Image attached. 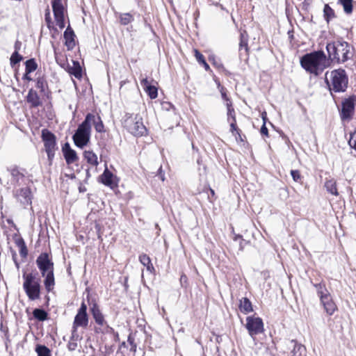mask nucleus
I'll list each match as a JSON object with an SVG mask.
<instances>
[{
	"mask_svg": "<svg viewBox=\"0 0 356 356\" xmlns=\"http://www.w3.org/2000/svg\"><path fill=\"white\" fill-rule=\"evenodd\" d=\"M300 63L306 71L317 76L330 65V60L323 51H318L302 56Z\"/></svg>",
	"mask_w": 356,
	"mask_h": 356,
	"instance_id": "nucleus-1",
	"label": "nucleus"
},
{
	"mask_svg": "<svg viewBox=\"0 0 356 356\" xmlns=\"http://www.w3.org/2000/svg\"><path fill=\"white\" fill-rule=\"evenodd\" d=\"M325 82L330 91L344 92L348 86V76L344 70H334L325 73Z\"/></svg>",
	"mask_w": 356,
	"mask_h": 356,
	"instance_id": "nucleus-2",
	"label": "nucleus"
},
{
	"mask_svg": "<svg viewBox=\"0 0 356 356\" xmlns=\"http://www.w3.org/2000/svg\"><path fill=\"white\" fill-rule=\"evenodd\" d=\"M329 56H333L338 62L344 63L350 59L353 55L352 47L346 42H337L329 43L326 46Z\"/></svg>",
	"mask_w": 356,
	"mask_h": 356,
	"instance_id": "nucleus-3",
	"label": "nucleus"
},
{
	"mask_svg": "<svg viewBox=\"0 0 356 356\" xmlns=\"http://www.w3.org/2000/svg\"><path fill=\"white\" fill-rule=\"evenodd\" d=\"M23 289L30 300H38L40 298V280L33 273H23Z\"/></svg>",
	"mask_w": 356,
	"mask_h": 356,
	"instance_id": "nucleus-4",
	"label": "nucleus"
},
{
	"mask_svg": "<svg viewBox=\"0 0 356 356\" xmlns=\"http://www.w3.org/2000/svg\"><path fill=\"white\" fill-rule=\"evenodd\" d=\"M91 118L86 115L85 120L79 126L72 137L74 144L80 148L86 146L90 140L91 128L89 126V120Z\"/></svg>",
	"mask_w": 356,
	"mask_h": 356,
	"instance_id": "nucleus-5",
	"label": "nucleus"
},
{
	"mask_svg": "<svg viewBox=\"0 0 356 356\" xmlns=\"http://www.w3.org/2000/svg\"><path fill=\"white\" fill-rule=\"evenodd\" d=\"M123 125L129 133L136 136H143L146 131L142 118L138 115H126Z\"/></svg>",
	"mask_w": 356,
	"mask_h": 356,
	"instance_id": "nucleus-6",
	"label": "nucleus"
},
{
	"mask_svg": "<svg viewBox=\"0 0 356 356\" xmlns=\"http://www.w3.org/2000/svg\"><path fill=\"white\" fill-rule=\"evenodd\" d=\"M92 316L97 325L96 327L97 332L110 333L113 331V328L110 327L105 320L104 316L101 312L99 306L94 303L90 309Z\"/></svg>",
	"mask_w": 356,
	"mask_h": 356,
	"instance_id": "nucleus-7",
	"label": "nucleus"
},
{
	"mask_svg": "<svg viewBox=\"0 0 356 356\" xmlns=\"http://www.w3.org/2000/svg\"><path fill=\"white\" fill-rule=\"evenodd\" d=\"M42 138L44 142L45 151L47 154L48 159L51 160L54 156L56 149V138L54 134L47 129L42 131Z\"/></svg>",
	"mask_w": 356,
	"mask_h": 356,
	"instance_id": "nucleus-8",
	"label": "nucleus"
},
{
	"mask_svg": "<svg viewBox=\"0 0 356 356\" xmlns=\"http://www.w3.org/2000/svg\"><path fill=\"white\" fill-rule=\"evenodd\" d=\"M245 327L249 334L253 338L254 336L263 332L264 323L261 318L255 316H248L246 318Z\"/></svg>",
	"mask_w": 356,
	"mask_h": 356,
	"instance_id": "nucleus-9",
	"label": "nucleus"
},
{
	"mask_svg": "<svg viewBox=\"0 0 356 356\" xmlns=\"http://www.w3.org/2000/svg\"><path fill=\"white\" fill-rule=\"evenodd\" d=\"M88 316L87 314V306L84 302L81 305L80 308L78 309L77 314L74 317L73 322V332H74L77 327H86L88 324Z\"/></svg>",
	"mask_w": 356,
	"mask_h": 356,
	"instance_id": "nucleus-10",
	"label": "nucleus"
},
{
	"mask_svg": "<svg viewBox=\"0 0 356 356\" xmlns=\"http://www.w3.org/2000/svg\"><path fill=\"white\" fill-rule=\"evenodd\" d=\"M36 264L42 276H44L46 273L54 271V263L47 253H42L37 258Z\"/></svg>",
	"mask_w": 356,
	"mask_h": 356,
	"instance_id": "nucleus-11",
	"label": "nucleus"
},
{
	"mask_svg": "<svg viewBox=\"0 0 356 356\" xmlns=\"http://www.w3.org/2000/svg\"><path fill=\"white\" fill-rule=\"evenodd\" d=\"M52 9L56 25L63 29L65 27L64 22V6L62 0H53Z\"/></svg>",
	"mask_w": 356,
	"mask_h": 356,
	"instance_id": "nucleus-12",
	"label": "nucleus"
},
{
	"mask_svg": "<svg viewBox=\"0 0 356 356\" xmlns=\"http://www.w3.org/2000/svg\"><path fill=\"white\" fill-rule=\"evenodd\" d=\"M355 111V99L350 97L346 99L342 102V108L341 111V118L343 120H350Z\"/></svg>",
	"mask_w": 356,
	"mask_h": 356,
	"instance_id": "nucleus-13",
	"label": "nucleus"
},
{
	"mask_svg": "<svg viewBox=\"0 0 356 356\" xmlns=\"http://www.w3.org/2000/svg\"><path fill=\"white\" fill-rule=\"evenodd\" d=\"M14 195L23 204H31V191L29 187L15 190Z\"/></svg>",
	"mask_w": 356,
	"mask_h": 356,
	"instance_id": "nucleus-14",
	"label": "nucleus"
},
{
	"mask_svg": "<svg viewBox=\"0 0 356 356\" xmlns=\"http://www.w3.org/2000/svg\"><path fill=\"white\" fill-rule=\"evenodd\" d=\"M62 150L66 163L68 165L74 163V162L78 161L79 158L76 152L70 147V144L68 143H66L64 145V146L62 148Z\"/></svg>",
	"mask_w": 356,
	"mask_h": 356,
	"instance_id": "nucleus-15",
	"label": "nucleus"
},
{
	"mask_svg": "<svg viewBox=\"0 0 356 356\" xmlns=\"http://www.w3.org/2000/svg\"><path fill=\"white\" fill-rule=\"evenodd\" d=\"M288 346L289 348H292L291 351V356H305L306 349L304 346L298 343L295 340H291L289 341Z\"/></svg>",
	"mask_w": 356,
	"mask_h": 356,
	"instance_id": "nucleus-16",
	"label": "nucleus"
},
{
	"mask_svg": "<svg viewBox=\"0 0 356 356\" xmlns=\"http://www.w3.org/2000/svg\"><path fill=\"white\" fill-rule=\"evenodd\" d=\"M141 86L143 87L144 90L147 93L151 99H156L158 95L157 88L150 84L147 78H143L141 80Z\"/></svg>",
	"mask_w": 356,
	"mask_h": 356,
	"instance_id": "nucleus-17",
	"label": "nucleus"
},
{
	"mask_svg": "<svg viewBox=\"0 0 356 356\" xmlns=\"http://www.w3.org/2000/svg\"><path fill=\"white\" fill-rule=\"evenodd\" d=\"M320 301L325 312L327 313V314L330 316L332 315L334 313V312L337 309V307L334 302L333 301L331 295Z\"/></svg>",
	"mask_w": 356,
	"mask_h": 356,
	"instance_id": "nucleus-18",
	"label": "nucleus"
},
{
	"mask_svg": "<svg viewBox=\"0 0 356 356\" xmlns=\"http://www.w3.org/2000/svg\"><path fill=\"white\" fill-rule=\"evenodd\" d=\"M75 34L73 30L68 26L64 32L65 44L68 50L72 49L75 47Z\"/></svg>",
	"mask_w": 356,
	"mask_h": 356,
	"instance_id": "nucleus-19",
	"label": "nucleus"
},
{
	"mask_svg": "<svg viewBox=\"0 0 356 356\" xmlns=\"http://www.w3.org/2000/svg\"><path fill=\"white\" fill-rule=\"evenodd\" d=\"M87 115H90L92 118L89 120V126L91 128L92 124L97 132L102 133L104 132V126L103 122L99 116H96L93 114L88 113Z\"/></svg>",
	"mask_w": 356,
	"mask_h": 356,
	"instance_id": "nucleus-20",
	"label": "nucleus"
},
{
	"mask_svg": "<svg viewBox=\"0 0 356 356\" xmlns=\"http://www.w3.org/2000/svg\"><path fill=\"white\" fill-rule=\"evenodd\" d=\"M313 285L316 290L320 300L325 299L331 295L327 289L326 288L325 284L324 282L314 284Z\"/></svg>",
	"mask_w": 356,
	"mask_h": 356,
	"instance_id": "nucleus-21",
	"label": "nucleus"
},
{
	"mask_svg": "<svg viewBox=\"0 0 356 356\" xmlns=\"http://www.w3.org/2000/svg\"><path fill=\"white\" fill-rule=\"evenodd\" d=\"M102 182L111 188L115 186L114 176L107 168L104 170L101 176Z\"/></svg>",
	"mask_w": 356,
	"mask_h": 356,
	"instance_id": "nucleus-22",
	"label": "nucleus"
},
{
	"mask_svg": "<svg viewBox=\"0 0 356 356\" xmlns=\"http://www.w3.org/2000/svg\"><path fill=\"white\" fill-rule=\"evenodd\" d=\"M68 72L76 79L82 77V70L78 61L72 60V65L69 66Z\"/></svg>",
	"mask_w": 356,
	"mask_h": 356,
	"instance_id": "nucleus-23",
	"label": "nucleus"
},
{
	"mask_svg": "<svg viewBox=\"0 0 356 356\" xmlns=\"http://www.w3.org/2000/svg\"><path fill=\"white\" fill-rule=\"evenodd\" d=\"M26 99L33 107H37L41 104L38 95L33 89L29 91Z\"/></svg>",
	"mask_w": 356,
	"mask_h": 356,
	"instance_id": "nucleus-24",
	"label": "nucleus"
},
{
	"mask_svg": "<svg viewBox=\"0 0 356 356\" xmlns=\"http://www.w3.org/2000/svg\"><path fill=\"white\" fill-rule=\"evenodd\" d=\"M44 277V284L45 289L48 292H50L54 289L55 285L54 271L49 273H46V275Z\"/></svg>",
	"mask_w": 356,
	"mask_h": 356,
	"instance_id": "nucleus-25",
	"label": "nucleus"
},
{
	"mask_svg": "<svg viewBox=\"0 0 356 356\" xmlns=\"http://www.w3.org/2000/svg\"><path fill=\"white\" fill-rule=\"evenodd\" d=\"M239 309L244 314H248L253 311L251 302L247 298H242L239 301Z\"/></svg>",
	"mask_w": 356,
	"mask_h": 356,
	"instance_id": "nucleus-26",
	"label": "nucleus"
},
{
	"mask_svg": "<svg viewBox=\"0 0 356 356\" xmlns=\"http://www.w3.org/2000/svg\"><path fill=\"white\" fill-rule=\"evenodd\" d=\"M84 159L87 161V162L92 165L97 166L99 164L97 156L92 152L90 150H86L83 153Z\"/></svg>",
	"mask_w": 356,
	"mask_h": 356,
	"instance_id": "nucleus-27",
	"label": "nucleus"
},
{
	"mask_svg": "<svg viewBox=\"0 0 356 356\" xmlns=\"http://www.w3.org/2000/svg\"><path fill=\"white\" fill-rule=\"evenodd\" d=\"M139 260L143 266H146L147 270L149 272L152 273L154 270V268L149 256L145 254H143L139 257Z\"/></svg>",
	"mask_w": 356,
	"mask_h": 356,
	"instance_id": "nucleus-28",
	"label": "nucleus"
},
{
	"mask_svg": "<svg viewBox=\"0 0 356 356\" xmlns=\"http://www.w3.org/2000/svg\"><path fill=\"white\" fill-rule=\"evenodd\" d=\"M325 187L326 188L327 191L332 195H338L336 181L334 179L326 180L325 183Z\"/></svg>",
	"mask_w": 356,
	"mask_h": 356,
	"instance_id": "nucleus-29",
	"label": "nucleus"
},
{
	"mask_svg": "<svg viewBox=\"0 0 356 356\" xmlns=\"http://www.w3.org/2000/svg\"><path fill=\"white\" fill-rule=\"evenodd\" d=\"M226 106L227 109V120L228 122H235L236 120V115H235V111L234 108L232 107V102H227L226 103Z\"/></svg>",
	"mask_w": 356,
	"mask_h": 356,
	"instance_id": "nucleus-30",
	"label": "nucleus"
},
{
	"mask_svg": "<svg viewBox=\"0 0 356 356\" xmlns=\"http://www.w3.org/2000/svg\"><path fill=\"white\" fill-rule=\"evenodd\" d=\"M339 2L343 6L344 12L350 15L353 12V0H339Z\"/></svg>",
	"mask_w": 356,
	"mask_h": 356,
	"instance_id": "nucleus-31",
	"label": "nucleus"
},
{
	"mask_svg": "<svg viewBox=\"0 0 356 356\" xmlns=\"http://www.w3.org/2000/svg\"><path fill=\"white\" fill-rule=\"evenodd\" d=\"M248 33L245 31L241 33V40H240V44H239V48L240 50H241L243 48L245 49V51L247 52L248 50Z\"/></svg>",
	"mask_w": 356,
	"mask_h": 356,
	"instance_id": "nucleus-32",
	"label": "nucleus"
},
{
	"mask_svg": "<svg viewBox=\"0 0 356 356\" xmlns=\"http://www.w3.org/2000/svg\"><path fill=\"white\" fill-rule=\"evenodd\" d=\"M33 316L39 321H44L47 318V313L41 309H35L33 312Z\"/></svg>",
	"mask_w": 356,
	"mask_h": 356,
	"instance_id": "nucleus-33",
	"label": "nucleus"
},
{
	"mask_svg": "<svg viewBox=\"0 0 356 356\" xmlns=\"http://www.w3.org/2000/svg\"><path fill=\"white\" fill-rule=\"evenodd\" d=\"M324 17L327 22L334 17V12L328 4H325L323 9Z\"/></svg>",
	"mask_w": 356,
	"mask_h": 356,
	"instance_id": "nucleus-34",
	"label": "nucleus"
},
{
	"mask_svg": "<svg viewBox=\"0 0 356 356\" xmlns=\"http://www.w3.org/2000/svg\"><path fill=\"white\" fill-rule=\"evenodd\" d=\"M37 69V64L33 59H29L26 62V72L30 74Z\"/></svg>",
	"mask_w": 356,
	"mask_h": 356,
	"instance_id": "nucleus-35",
	"label": "nucleus"
},
{
	"mask_svg": "<svg viewBox=\"0 0 356 356\" xmlns=\"http://www.w3.org/2000/svg\"><path fill=\"white\" fill-rule=\"evenodd\" d=\"M22 59L23 57L19 54V52L14 51L10 58L11 66H14L15 65L17 64Z\"/></svg>",
	"mask_w": 356,
	"mask_h": 356,
	"instance_id": "nucleus-36",
	"label": "nucleus"
},
{
	"mask_svg": "<svg viewBox=\"0 0 356 356\" xmlns=\"http://www.w3.org/2000/svg\"><path fill=\"white\" fill-rule=\"evenodd\" d=\"M36 352L38 356H51L49 350L44 346H38Z\"/></svg>",
	"mask_w": 356,
	"mask_h": 356,
	"instance_id": "nucleus-37",
	"label": "nucleus"
},
{
	"mask_svg": "<svg viewBox=\"0 0 356 356\" xmlns=\"http://www.w3.org/2000/svg\"><path fill=\"white\" fill-rule=\"evenodd\" d=\"M132 20L133 17L129 13H124L120 16V22L124 25L129 24Z\"/></svg>",
	"mask_w": 356,
	"mask_h": 356,
	"instance_id": "nucleus-38",
	"label": "nucleus"
},
{
	"mask_svg": "<svg viewBox=\"0 0 356 356\" xmlns=\"http://www.w3.org/2000/svg\"><path fill=\"white\" fill-rule=\"evenodd\" d=\"M11 175L17 182H18L20 179L23 180L24 179V175L20 173L16 168H14L11 170Z\"/></svg>",
	"mask_w": 356,
	"mask_h": 356,
	"instance_id": "nucleus-39",
	"label": "nucleus"
},
{
	"mask_svg": "<svg viewBox=\"0 0 356 356\" xmlns=\"http://www.w3.org/2000/svg\"><path fill=\"white\" fill-rule=\"evenodd\" d=\"M230 131L233 136L236 137V135L240 136V130L238 129L236 125V121L230 122Z\"/></svg>",
	"mask_w": 356,
	"mask_h": 356,
	"instance_id": "nucleus-40",
	"label": "nucleus"
},
{
	"mask_svg": "<svg viewBox=\"0 0 356 356\" xmlns=\"http://www.w3.org/2000/svg\"><path fill=\"white\" fill-rule=\"evenodd\" d=\"M45 21L47 22L48 28L51 29L53 25V22H51V19L50 11L49 9L47 10L46 13H45Z\"/></svg>",
	"mask_w": 356,
	"mask_h": 356,
	"instance_id": "nucleus-41",
	"label": "nucleus"
},
{
	"mask_svg": "<svg viewBox=\"0 0 356 356\" xmlns=\"http://www.w3.org/2000/svg\"><path fill=\"white\" fill-rule=\"evenodd\" d=\"M127 342L131 346L130 350L133 351V352H136V345L134 343V339L131 335H129L128 337Z\"/></svg>",
	"mask_w": 356,
	"mask_h": 356,
	"instance_id": "nucleus-42",
	"label": "nucleus"
},
{
	"mask_svg": "<svg viewBox=\"0 0 356 356\" xmlns=\"http://www.w3.org/2000/svg\"><path fill=\"white\" fill-rule=\"evenodd\" d=\"M348 144L351 148L356 149L355 134H352L350 135V138L348 140Z\"/></svg>",
	"mask_w": 356,
	"mask_h": 356,
	"instance_id": "nucleus-43",
	"label": "nucleus"
},
{
	"mask_svg": "<svg viewBox=\"0 0 356 356\" xmlns=\"http://www.w3.org/2000/svg\"><path fill=\"white\" fill-rule=\"evenodd\" d=\"M194 52H195V56L197 59V60L200 63H202L203 62L205 61L204 60V58L203 56V55L199 52L197 49H195L194 50Z\"/></svg>",
	"mask_w": 356,
	"mask_h": 356,
	"instance_id": "nucleus-44",
	"label": "nucleus"
},
{
	"mask_svg": "<svg viewBox=\"0 0 356 356\" xmlns=\"http://www.w3.org/2000/svg\"><path fill=\"white\" fill-rule=\"evenodd\" d=\"M45 81L42 79H39L37 81L36 87L40 88L41 91H44L45 89Z\"/></svg>",
	"mask_w": 356,
	"mask_h": 356,
	"instance_id": "nucleus-45",
	"label": "nucleus"
},
{
	"mask_svg": "<svg viewBox=\"0 0 356 356\" xmlns=\"http://www.w3.org/2000/svg\"><path fill=\"white\" fill-rule=\"evenodd\" d=\"M291 175L295 181H298L300 179V175L298 170H291Z\"/></svg>",
	"mask_w": 356,
	"mask_h": 356,
	"instance_id": "nucleus-46",
	"label": "nucleus"
},
{
	"mask_svg": "<svg viewBox=\"0 0 356 356\" xmlns=\"http://www.w3.org/2000/svg\"><path fill=\"white\" fill-rule=\"evenodd\" d=\"M19 248V254L22 257H26L28 253L27 248L26 244L22 245Z\"/></svg>",
	"mask_w": 356,
	"mask_h": 356,
	"instance_id": "nucleus-47",
	"label": "nucleus"
},
{
	"mask_svg": "<svg viewBox=\"0 0 356 356\" xmlns=\"http://www.w3.org/2000/svg\"><path fill=\"white\" fill-rule=\"evenodd\" d=\"M15 244L18 248H20L22 245H24L25 243L22 238H17L15 240Z\"/></svg>",
	"mask_w": 356,
	"mask_h": 356,
	"instance_id": "nucleus-48",
	"label": "nucleus"
},
{
	"mask_svg": "<svg viewBox=\"0 0 356 356\" xmlns=\"http://www.w3.org/2000/svg\"><path fill=\"white\" fill-rule=\"evenodd\" d=\"M22 47V42L19 40H17L15 43L14 48L15 51L19 52Z\"/></svg>",
	"mask_w": 356,
	"mask_h": 356,
	"instance_id": "nucleus-49",
	"label": "nucleus"
},
{
	"mask_svg": "<svg viewBox=\"0 0 356 356\" xmlns=\"http://www.w3.org/2000/svg\"><path fill=\"white\" fill-rule=\"evenodd\" d=\"M260 131L262 135H265V136H268V129L266 127V124H263Z\"/></svg>",
	"mask_w": 356,
	"mask_h": 356,
	"instance_id": "nucleus-50",
	"label": "nucleus"
},
{
	"mask_svg": "<svg viewBox=\"0 0 356 356\" xmlns=\"http://www.w3.org/2000/svg\"><path fill=\"white\" fill-rule=\"evenodd\" d=\"M220 92H221V95H222V97L224 100L226 101V103L227 102H231L230 100L229 99V98L227 97V95L226 93L224 92L223 89H222L220 90Z\"/></svg>",
	"mask_w": 356,
	"mask_h": 356,
	"instance_id": "nucleus-51",
	"label": "nucleus"
},
{
	"mask_svg": "<svg viewBox=\"0 0 356 356\" xmlns=\"http://www.w3.org/2000/svg\"><path fill=\"white\" fill-rule=\"evenodd\" d=\"M159 177L161 178V179L162 181L165 180V177H164V175H163V173L162 172V168L161 167H160L159 169Z\"/></svg>",
	"mask_w": 356,
	"mask_h": 356,
	"instance_id": "nucleus-52",
	"label": "nucleus"
},
{
	"mask_svg": "<svg viewBox=\"0 0 356 356\" xmlns=\"http://www.w3.org/2000/svg\"><path fill=\"white\" fill-rule=\"evenodd\" d=\"M261 118L263 120V124H266V120H267V114H266V112H263L261 113Z\"/></svg>",
	"mask_w": 356,
	"mask_h": 356,
	"instance_id": "nucleus-53",
	"label": "nucleus"
},
{
	"mask_svg": "<svg viewBox=\"0 0 356 356\" xmlns=\"http://www.w3.org/2000/svg\"><path fill=\"white\" fill-rule=\"evenodd\" d=\"M186 281H187V277L185 275H182L180 277V282H181V285L183 284L184 282H186Z\"/></svg>",
	"mask_w": 356,
	"mask_h": 356,
	"instance_id": "nucleus-54",
	"label": "nucleus"
},
{
	"mask_svg": "<svg viewBox=\"0 0 356 356\" xmlns=\"http://www.w3.org/2000/svg\"><path fill=\"white\" fill-rule=\"evenodd\" d=\"M202 64L204 65L206 70H209V65L207 63L206 61L203 62Z\"/></svg>",
	"mask_w": 356,
	"mask_h": 356,
	"instance_id": "nucleus-55",
	"label": "nucleus"
},
{
	"mask_svg": "<svg viewBox=\"0 0 356 356\" xmlns=\"http://www.w3.org/2000/svg\"><path fill=\"white\" fill-rule=\"evenodd\" d=\"M76 343H73V344L70 343V348L71 350H74V349L75 348V347H76Z\"/></svg>",
	"mask_w": 356,
	"mask_h": 356,
	"instance_id": "nucleus-56",
	"label": "nucleus"
},
{
	"mask_svg": "<svg viewBox=\"0 0 356 356\" xmlns=\"http://www.w3.org/2000/svg\"><path fill=\"white\" fill-rule=\"evenodd\" d=\"M28 74H26H26H25V75H24V78H25L26 79H27V80H31V78L28 76Z\"/></svg>",
	"mask_w": 356,
	"mask_h": 356,
	"instance_id": "nucleus-57",
	"label": "nucleus"
},
{
	"mask_svg": "<svg viewBox=\"0 0 356 356\" xmlns=\"http://www.w3.org/2000/svg\"><path fill=\"white\" fill-rule=\"evenodd\" d=\"M15 264H16L17 267V268H19V265H18L17 262V261H15Z\"/></svg>",
	"mask_w": 356,
	"mask_h": 356,
	"instance_id": "nucleus-58",
	"label": "nucleus"
},
{
	"mask_svg": "<svg viewBox=\"0 0 356 356\" xmlns=\"http://www.w3.org/2000/svg\"><path fill=\"white\" fill-rule=\"evenodd\" d=\"M353 134H355V138H356V131H355V132L353 133Z\"/></svg>",
	"mask_w": 356,
	"mask_h": 356,
	"instance_id": "nucleus-59",
	"label": "nucleus"
}]
</instances>
